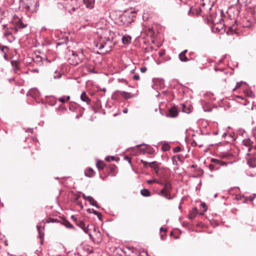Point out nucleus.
<instances>
[{"label": "nucleus", "mask_w": 256, "mask_h": 256, "mask_svg": "<svg viewBox=\"0 0 256 256\" xmlns=\"http://www.w3.org/2000/svg\"><path fill=\"white\" fill-rule=\"evenodd\" d=\"M222 12H220L219 14L216 12H212L210 16L208 18V22H211L214 26L219 25L216 28V30L220 31L223 28V26L222 24V22H223V19L222 16Z\"/></svg>", "instance_id": "nucleus-1"}, {"label": "nucleus", "mask_w": 256, "mask_h": 256, "mask_svg": "<svg viewBox=\"0 0 256 256\" xmlns=\"http://www.w3.org/2000/svg\"><path fill=\"white\" fill-rule=\"evenodd\" d=\"M84 58V55L82 50L80 52L72 51L68 59V62L73 66H76L82 62Z\"/></svg>", "instance_id": "nucleus-2"}, {"label": "nucleus", "mask_w": 256, "mask_h": 256, "mask_svg": "<svg viewBox=\"0 0 256 256\" xmlns=\"http://www.w3.org/2000/svg\"><path fill=\"white\" fill-rule=\"evenodd\" d=\"M13 23L14 26L10 27V28L14 30L15 32H18L19 29L23 28L27 26V24H24L22 20L16 16L14 18Z\"/></svg>", "instance_id": "nucleus-3"}, {"label": "nucleus", "mask_w": 256, "mask_h": 256, "mask_svg": "<svg viewBox=\"0 0 256 256\" xmlns=\"http://www.w3.org/2000/svg\"><path fill=\"white\" fill-rule=\"evenodd\" d=\"M141 162L142 163L145 167H147L148 165L150 167L153 168L154 170L159 168L160 164L156 161H154L151 162H148L142 160H141Z\"/></svg>", "instance_id": "nucleus-4"}, {"label": "nucleus", "mask_w": 256, "mask_h": 256, "mask_svg": "<svg viewBox=\"0 0 256 256\" xmlns=\"http://www.w3.org/2000/svg\"><path fill=\"white\" fill-rule=\"evenodd\" d=\"M26 95L28 96H30L34 98H36L40 96V94L38 89L34 88L30 89Z\"/></svg>", "instance_id": "nucleus-5"}, {"label": "nucleus", "mask_w": 256, "mask_h": 256, "mask_svg": "<svg viewBox=\"0 0 256 256\" xmlns=\"http://www.w3.org/2000/svg\"><path fill=\"white\" fill-rule=\"evenodd\" d=\"M82 2L88 8L92 9L94 8V0H82Z\"/></svg>", "instance_id": "nucleus-6"}, {"label": "nucleus", "mask_w": 256, "mask_h": 256, "mask_svg": "<svg viewBox=\"0 0 256 256\" xmlns=\"http://www.w3.org/2000/svg\"><path fill=\"white\" fill-rule=\"evenodd\" d=\"M178 114V111L176 107L173 106L169 110L168 116L171 118H175Z\"/></svg>", "instance_id": "nucleus-7"}, {"label": "nucleus", "mask_w": 256, "mask_h": 256, "mask_svg": "<svg viewBox=\"0 0 256 256\" xmlns=\"http://www.w3.org/2000/svg\"><path fill=\"white\" fill-rule=\"evenodd\" d=\"M187 51L188 50H184L179 54L178 58L180 61L183 62H186L190 60V59L186 56V54L187 52Z\"/></svg>", "instance_id": "nucleus-8"}, {"label": "nucleus", "mask_w": 256, "mask_h": 256, "mask_svg": "<svg viewBox=\"0 0 256 256\" xmlns=\"http://www.w3.org/2000/svg\"><path fill=\"white\" fill-rule=\"evenodd\" d=\"M80 100L82 101H83L84 102H86L88 104H90L91 100L87 96V95L86 94V93L84 91L81 94Z\"/></svg>", "instance_id": "nucleus-9"}, {"label": "nucleus", "mask_w": 256, "mask_h": 256, "mask_svg": "<svg viewBox=\"0 0 256 256\" xmlns=\"http://www.w3.org/2000/svg\"><path fill=\"white\" fill-rule=\"evenodd\" d=\"M243 145L248 146V151L250 152L252 146L253 142L250 138H246L242 141Z\"/></svg>", "instance_id": "nucleus-10"}, {"label": "nucleus", "mask_w": 256, "mask_h": 256, "mask_svg": "<svg viewBox=\"0 0 256 256\" xmlns=\"http://www.w3.org/2000/svg\"><path fill=\"white\" fill-rule=\"evenodd\" d=\"M34 62L36 63L38 65L40 66L42 63V58L40 55H36L32 58Z\"/></svg>", "instance_id": "nucleus-11"}, {"label": "nucleus", "mask_w": 256, "mask_h": 256, "mask_svg": "<svg viewBox=\"0 0 256 256\" xmlns=\"http://www.w3.org/2000/svg\"><path fill=\"white\" fill-rule=\"evenodd\" d=\"M200 14V12L199 10L196 9H194L192 8H190L188 12V14L190 16H194L195 14L196 16H198Z\"/></svg>", "instance_id": "nucleus-12"}, {"label": "nucleus", "mask_w": 256, "mask_h": 256, "mask_svg": "<svg viewBox=\"0 0 256 256\" xmlns=\"http://www.w3.org/2000/svg\"><path fill=\"white\" fill-rule=\"evenodd\" d=\"M94 172L92 168H89L85 170L84 174L87 177H92L94 176Z\"/></svg>", "instance_id": "nucleus-13"}, {"label": "nucleus", "mask_w": 256, "mask_h": 256, "mask_svg": "<svg viewBox=\"0 0 256 256\" xmlns=\"http://www.w3.org/2000/svg\"><path fill=\"white\" fill-rule=\"evenodd\" d=\"M87 200L90 202V205L94 206L96 208H100V206L97 204V202L92 196H89V197L87 198Z\"/></svg>", "instance_id": "nucleus-14"}, {"label": "nucleus", "mask_w": 256, "mask_h": 256, "mask_svg": "<svg viewBox=\"0 0 256 256\" xmlns=\"http://www.w3.org/2000/svg\"><path fill=\"white\" fill-rule=\"evenodd\" d=\"M74 222H76V224L81 228H82L86 226L84 222L82 220L74 219Z\"/></svg>", "instance_id": "nucleus-15"}, {"label": "nucleus", "mask_w": 256, "mask_h": 256, "mask_svg": "<svg viewBox=\"0 0 256 256\" xmlns=\"http://www.w3.org/2000/svg\"><path fill=\"white\" fill-rule=\"evenodd\" d=\"M91 228H93L94 230H96V228L92 224L89 225L88 224L87 227H86V226L82 229L84 231L86 234H89V231L91 229Z\"/></svg>", "instance_id": "nucleus-16"}, {"label": "nucleus", "mask_w": 256, "mask_h": 256, "mask_svg": "<svg viewBox=\"0 0 256 256\" xmlns=\"http://www.w3.org/2000/svg\"><path fill=\"white\" fill-rule=\"evenodd\" d=\"M122 41L124 44H128L131 42V37L128 36H125L122 37Z\"/></svg>", "instance_id": "nucleus-17"}, {"label": "nucleus", "mask_w": 256, "mask_h": 256, "mask_svg": "<svg viewBox=\"0 0 256 256\" xmlns=\"http://www.w3.org/2000/svg\"><path fill=\"white\" fill-rule=\"evenodd\" d=\"M140 194L142 196L145 197L150 196V192L146 188L142 189L140 190Z\"/></svg>", "instance_id": "nucleus-18"}, {"label": "nucleus", "mask_w": 256, "mask_h": 256, "mask_svg": "<svg viewBox=\"0 0 256 256\" xmlns=\"http://www.w3.org/2000/svg\"><path fill=\"white\" fill-rule=\"evenodd\" d=\"M163 188L164 190L166 192H170V190L172 189L171 184L169 182L165 183L164 184Z\"/></svg>", "instance_id": "nucleus-19"}, {"label": "nucleus", "mask_w": 256, "mask_h": 256, "mask_svg": "<svg viewBox=\"0 0 256 256\" xmlns=\"http://www.w3.org/2000/svg\"><path fill=\"white\" fill-rule=\"evenodd\" d=\"M118 92H120V93L121 94V95L124 98L126 99H128L130 98L131 96L130 93L126 92L124 91H117Z\"/></svg>", "instance_id": "nucleus-20"}, {"label": "nucleus", "mask_w": 256, "mask_h": 256, "mask_svg": "<svg viewBox=\"0 0 256 256\" xmlns=\"http://www.w3.org/2000/svg\"><path fill=\"white\" fill-rule=\"evenodd\" d=\"M96 166L97 168L99 170H102L104 169V168L105 166V164L102 161H98L96 163Z\"/></svg>", "instance_id": "nucleus-21"}, {"label": "nucleus", "mask_w": 256, "mask_h": 256, "mask_svg": "<svg viewBox=\"0 0 256 256\" xmlns=\"http://www.w3.org/2000/svg\"><path fill=\"white\" fill-rule=\"evenodd\" d=\"M70 99V96H63L60 97L58 98V100L60 102H61L62 103H64L66 102L69 100Z\"/></svg>", "instance_id": "nucleus-22"}, {"label": "nucleus", "mask_w": 256, "mask_h": 256, "mask_svg": "<svg viewBox=\"0 0 256 256\" xmlns=\"http://www.w3.org/2000/svg\"><path fill=\"white\" fill-rule=\"evenodd\" d=\"M106 45V42H98L96 44V46L99 49V50H102L103 49Z\"/></svg>", "instance_id": "nucleus-23"}, {"label": "nucleus", "mask_w": 256, "mask_h": 256, "mask_svg": "<svg viewBox=\"0 0 256 256\" xmlns=\"http://www.w3.org/2000/svg\"><path fill=\"white\" fill-rule=\"evenodd\" d=\"M63 224L67 228L74 229V227L73 226V225L68 220L64 222Z\"/></svg>", "instance_id": "nucleus-24"}, {"label": "nucleus", "mask_w": 256, "mask_h": 256, "mask_svg": "<svg viewBox=\"0 0 256 256\" xmlns=\"http://www.w3.org/2000/svg\"><path fill=\"white\" fill-rule=\"evenodd\" d=\"M211 162L212 163H214L216 164H217L218 165H224V162H221L220 160L216 159V158H212L210 160Z\"/></svg>", "instance_id": "nucleus-25"}, {"label": "nucleus", "mask_w": 256, "mask_h": 256, "mask_svg": "<svg viewBox=\"0 0 256 256\" xmlns=\"http://www.w3.org/2000/svg\"><path fill=\"white\" fill-rule=\"evenodd\" d=\"M163 196H164L168 200H172L174 198L175 195L170 196V192H166L164 193V194H163Z\"/></svg>", "instance_id": "nucleus-26"}, {"label": "nucleus", "mask_w": 256, "mask_h": 256, "mask_svg": "<svg viewBox=\"0 0 256 256\" xmlns=\"http://www.w3.org/2000/svg\"><path fill=\"white\" fill-rule=\"evenodd\" d=\"M208 167L210 171H214L219 168L218 166H217L213 164H210Z\"/></svg>", "instance_id": "nucleus-27"}, {"label": "nucleus", "mask_w": 256, "mask_h": 256, "mask_svg": "<svg viewBox=\"0 0 256 256\" xmlns=\"http://www.w3.org/2000/svg\"><path fill=\"white\" fill-rule=\"evenodd\" d=\"M254 198V196H244V203H246L248 201H252Z\"/></svg>", "instance_id": "nucleus-28"}, {"label": "nucleus", "mask_w": 256, "mask_h": 256, "mask_svg": "<svg viewBox=\"0 0 256 256\" xmlns=\"http://www.w3.org/2000/svg\"><path fill=\"white\" fill-rule=\"evenodd\" d=\"M0 50L4 53H7L8 50V48L6 46H0Z\"/></svg>", "instance_id": "nucleus-29"}, {"label": "nucleus", "mask_w": 256, "mask_h": 256, "mask_svg": "<svg viewBox=\"0 0 256 256\" xmlns=\"http://www.w3.org/2000/svg\"><path fill=\"white\" fill-rule=\"evenodd\" d=\"M236 199L238 200H244V196L241 194H236Z\"/></svg>", "instance_id": "nucleus-30"}, {"label": "nucleus", "mask_w": 256, "mask_h": 256, "mask_svg": "<svg viewBox=\"0 0 256 256\" xmlns=\"http://www.w3.org/2000/svg\"><path fill=\"white\" fill-rule=\"evenodd\" d=\"M215 2H216V0H210V2L208 4V8L209 10H210L212 8V7L213 6Z\"/></svg>", "instance_id": "nucleus-31"}, {"label": "nucleus", "mask_w": 256, "mask_h": 256, "mask_svg": "<svg viewBox=\"0 0 256 256\" xmlns=\"http://www.w3.org/2000/svg\"><path fill=\"white\" fill-rule=\"evenodd\" d=\"M87 212L89 213H92V214H94L95 215H98V214H100V212L96 211V210H94V209H90V208H88L87 210Z\"/></svg>", "instance_id": "nucleus-32"}, {"label": "nucleus", "mask_w": 256, "mask_h": 256, "mask_svg": "<svg viewBox=\"0 0 256 256\" xmlns=\"http://www.w3.org/2000/svg\"><path fill=\"white\" fill-rule=\"evenodd\" d=\"M242 83H244L245 84H246V82H244L242 81L238 82L236 84L235 88L233 89V90H235L236 89L240 88Z\"/></svg>", "instance_id": "nucleus-33"}, {"label": "nucleus", "mask_w": 256, "mask_h": 256, "mask_svg": "<svg viewBox=\"0 0 256 256\" xmlns=\"http://www.w3.org/2000/svg\"><path fill=\"white\" fill-rule=\"evenodd\" d=\"M162 148L164 151H168L170 150V146L168 144H166L163 145Z\"/></svg>", "instance_id": "nucleus-34"}, {"label": "nucleus", "mask_w": 256, "mask_h": 256, "mask_svg": "<svg viewBox=\"0 0 256 256\" xmlns=\"http://www.w3.org/2000/svg\"><path fill=\"white\" fill-rule=\"evenodd\" d=\"M173 152L174 153H177L180 152L181 150V148L180 146H178L173 148Z\"/></svg>", "instance_id": "nucleus-35"}, {"label": "nucleus", "mask_w": 256, "mask_h": 256, "mask_svg": "<svg viewBox=\"0 0 256 256\" xmlns=\"http://www.w3.org/2000/svg\"><path fill=\"white\" fill-rule=\"evenodd\" d=\"M44 233L42 232L41 231L38 232V236L39 238L41 239V242H42V239L44 238Z\"/></svg>", "instance_id": "nucleus-36"}, {"label": "nucleus", "mask_w": 256, "mask_h": 256, "mask_svg": "<svg viewBox=\"0 0 256 256\" xmlns=\"http://www.w3.org/2000/svg\"><path fill=\"white\" fill-rule=\"evenodd\" d=\"M11 62V64L12 66V67H15V66H18V61L16 60H12L10 62Z\"/></svg>", "instance_id": "nucleus-37"}, {"label": "nucleus", "mask_w": 256, "mask_h": 256, "mask_svg": "<svg viewBox=\"0 0 256 256\" xmlns=\"http://www.w3.org/2000/svg\"><path fill=\"white\" fill-rule=\"evenodd\" d=\"M132 78L133 80H140V76L138 74H135L133 77H132Z\"/></svg>", "instance_id": "nucleus-38"}, {"label": "nucleus", "mask_w": 256, "mask_h": 256, "mask_svg": "<svg viewBox=\"0 0 256 256\" xmlns=\"http://www.w3.org/2000/svg\"><path fill=\"white\" fill-rule=\"evenodd\" d=\"M156 182L159 183V182L158 180H155V179H154L152 180H148L147 181V183L148 184H152V182Z\"/></svg>", "instance_id": "nucleus-39"}, {"label": "nucleus", "mask_w": 256, "mask_h": 256, "mask_svg": "<svg viewBox=\"0 0 256 256\" xmlns=\"http://www.w3.org/2000/svg\"><path fill=\"white\" fill-rule=\"evenodd\" d=\"M196 216V215L195 214H190L189 215H188V218L190 219V220H192L194 219Z\"/></svg>", "instance_id": "nucleus-40"}, {"label": "nucleus", "mask_w": 256, "mask_h": 256, "mask_svg": "<svg viewBox=\"0 0 256 256\" xmlns=\"http://www.w3.org/2000/svg\"><path fill=\"white\" fill-rule=\"evenodd\" d=\"M172 161L174 164H176V156H173L172 157Z\"/></svg>", "instance_id": "nucleus-41"}, {"label": "nucleus", "mask_w": 256, "mask_h": 256, "mask_svg": "<svg viewBox=\"0 0 256 256\" xmlns=\"http://www.w3.org/2000/svg\"><path fill=\"white\" fill-rule=\"evenodd\" d=\"M147 68L146 66H142L140 68V72H145L146 71Z\"/></svg>", "instance_id": "nucleus-42"}, {"label": "nucleus", "mask_w": 256, "mask_h": 256, "mask_svg": "<svg viewBox=\"0 0 256 256\" xmlns=\"http://www.w3.org/2000/svg\"><path fill=\"white\" fill-rule=\"evenodd\" d=\"M252 92L250 90H246V91H245V94H246V95H248V96H251V94H252Z\"/></svg>", "instance_id": "nucleus-43"}, {"label": "nucleus", "mask_w": 256, "mask_h": 256, "mask_svg": "<svg viewBox=\"0 0 256 256\" xmlns=\"http://www.w3.org/2000/svg\"><path fill=\"white\" fill-rule=\"evenodd\" d=\"M60 77H61V74L60 73H58V74L54 75V79L60 78Z\"/></svg>", "instance_id": "nucleus-44"}, {"label": "nucleus", "mask_w": 256, "mask_h": 256, "mask_svg": "<svg viewBox=\"0 0 256 256\" xmlns=\"http://www.w3.org/2000/svg\"><path fill=\"white\" fill-rule=\"evenodd\" d=\"M165 192H166V191L164 190V188H162L160 190V192L159 193V194L163 196V194H164Z\"/></svg>", "instance_id": "nucleus-45"}, {"label": "nucleus", "mask_w": 256, "mask_h": 256, "mask_svg": "<svg viewBox=\"0 0 256 256\" xmlns=\"http://www.w3.org/2000/svg\"><path fill=\"white\" fill-rule=\"evenodd\" d=\"M4 58L5 60H8V56H7V54L6 53H4Z\"/></svg>", "instance_id": "nucleus-46"}, {"label": "nucleus", "mask_w": 256, "mask_h": 256, "mask_svg": "<svg viewBox=\"0 0 256 256\" xmlns=\"http://www.w3.org/2000/svg\"><path fill=\"white\" fill-rule=\"evenodd\" d=\"M230 29L231 31H234L236 30V28H235V26L233 25L230 28Z\"/></svg>", "instance_id": "nucleus-47"}, {"label": "nucleus", "mask_w": 256, "mask_h": 256, "mask_svg": "<svg viewBox=\"0 0 256 256\" xmlns=\"http://www.w3.org/2000/svg\"><path fill=\"white\" fill-rule=\"evenodd\" d=\"M26 132L32 133L33 130L32 128H28L26 130Z\"/></svg>", "instance_id": "nucleus-48"}, {"label": "nucleus", "mask_w": 256, "mask_h": 256, "mask_svg": "<svg viewBox=\"0 0 256 256\" xmlns=\"http://www.w3.org/2000/svg\"><path fill=\"white\" fill-rule=\"evenodd\" d=\"M13 69H14V72L16 73V72H17V71L18 70V66L13 67Z\"/></svg>", "instance_id": "nucleus-49"}, {"label": "nucleus", "mask_w": 256, "mask_h": 256, "mask_svg": "<svg viewBox=\"0 0 256 256\" xmlns=\"http://www.w3.org/2000/svg\"><path fill=\"white\" fill-rule=\"evenodd\" d=\"M167 230L165 228H160V231L162 232H166Z\"/></svg>", "instance_id": "nucleus-50"}, {"label": "nucleus", "mask_w": 256, "mask_h": 256, "mask_svg": "<svg viewBox=\"0 0 256 256\" xmlns=\"http://www.w3.org/2000/svg\"><path fill=\"white\" fill-rule=\"evenodd\" d=\"M82 197L84 200H87V198L89 197V196H86L85 194H82Z\"/></svg>", "instance_id": "nucleus-51"}, {"label": "nucleus", "mask_w": 256, "mask_h": 256, "mask_svg": "<svg viewBox=\"0 0 256 256\" xmlns=\"http://www.w3.org/2000/svg\"><path fill=\"white\" fill-rule=\"evenodd\" d=\"M160 238L162 240H165L166 238V234H162L160 236Z\"/></svg>", "instance_id": "nucleus-52"}, {"label": "nucleus", "mask_w": 256, "mask_h": 256, "mask_svg": "<svg viewBox=\"0 0 256 256\" xmlns=\"http://www.w3.org/2000/svg\"><path fill=\"white\" fill-rule=\"evenodd\" d=\"M77 9V8L76 7V6H73L72 7V10H70V12L71 10H72V12H74Z\"/></svg>", "instance_id": "nucleus-53"}, {"label": "nucleus", "mask_w": 256, "mask_h": 256, "mask_svg": "<svg viewBox=\"0 0 256 256\" xmlns=\"http://www.w3.org/2000/svg\"><path fill=\"white\" fill-rule=\"evenodd\" d=\"M40 228H41V226L39 225H37L36 226V228H37V230H38V232H40Z\"/></svg>", "instance_id": "nucleus-54"}, {"label": "nucleus", "mask_w": 256, "mask_h": 256, "mask_svg": "<svg viewBox=\"0 0 256 256\" xmlns=\"http://www.w3.org/2000/svg\"><path fill=\"white\" fill-rule=\"evenodd\" d=\"M128 112V109L127 108H125L124 110H123V112L124 114H126L127 112Z\"/></svg>", "instance_id": "nucleus-55"}, {"label": "nucleus", "mask_w": 256, "mask_h": 256, "mask_svg": "<svg viewBox=\"0 0 256 256\" xmlns=\"http://www.w3.org/2000/svg\"><path fill=\"white\" fill-rule=\"evenodd\" d=\"M11 34V32H5V35L6 36H8L9 35H10Z\"/></svg>", "instance_id": "nucleus-56"}, {"label": "nucleus", "mask_w": 256, "mask_h": 256, "mask_svg": "<svg viewBox=\"0 0 256 256\" xmlns=\"http://www.w3.org/2000/svg\"><path fill=\"white\" fill-rule=\"evenodd\" d=\"M154 170V171H155V172H156L157 174H158V172H159L160 168H156V169H155V170Z\"/></svg>", "instance_id": "nucleus-57"}, {"label": "nucleus", "mask_w": 256, "mask_h": 256, "mask_svg": "<svg viewBox=\"0 0 256 256\" xmlns=\"http://www.w3.org/2000/svg\"><path fill=\"white\" fill-rule=\"evenodd\" d=\"M124 158H125L126 160H128V162H130V158H129V157H128V156H126L124 157Z\"/></svg>", "instance_id": "nucleus-58"}, {"label": "nucleus", "mask_w": 256, "mask_h": 256, "mask_svg": "<svg viewBox=\"0 0 256 256\" xmlns=\"http://www.w3.org/2000/svg\"><path fill=\"white\" fill-rule=\"evenodd\" d=\"M202 207L206 208L205 210H206L207 208H206V204L204 203L202 204Z\"/></svg>", "instance_id": "nucleus-59"}, {"label": "nucleus", "mask_w": 256, "mask_h": 256, "mask_svg": "<svg viewBox=\"0 0 256 256\" xmlns=\"http://www.w3.org/2000/svg\"><path fill=\"white\" fill-rule=\"evenodd\" d=\"M98 218L99 220H100L101 219V217H102V214L100 212V214H98V215H96Z\"/></svg>", "instance_id": "nucleus-60"}, {"label": "nucleus", "mask_w": 256, "mask_h": 256, "mask_svg": "<svg viewBox=\"0 0 256 256\" xmlns=\"http://www.w3.org/2000/svg\"><path fill=\"white\" fill-rule=\"evenodd\" d=\"M106 160L107 161L110 162V160H111V159H110V158L106 157Z\"/></svg>", "instance_id": "nucleus-61"}, {"label": "nucleus", "mask_w": 256, "mask_h": 256, "mask_svg": "<svg viewBox=\"0 0 256 256\" xmlns=\"http://www.w3.org/2000/svg\"><path fill=\"white\" fill-rule=\"evenodd\" d=\"M71 218L74 221V219H77L74 216H72Z\"/></svg>", "instance_id": "nucleus-62"}, {"label": "nucleus", "mask_w": 256, "mask_h": 256, "mask_svg": "<svg viewBox=\"0 0 256 256\" xmlns=\"http://www.w3.org/2000/svg\"><path fill=\"white\" fill-rule=\"evenodd\" d=\"M114 168H115V166H112V168H110V171H111V172L114 171Z\"/></svg>", "instance_id": "nucleus-63"}, {"label": "nucleus", "mask_w": 256, "mask_h": 256, "mask_svg": "<svg viewBox=\"0 0 256 256\" xmlns=\"http://www.w3.org/2000/svg\"><path fill=\"white\" fill-rule=\"evenodd\" d=\"M176 158H177L178 160H180V155H176Z\"/></svg>", "instance_id": "nucleus-64"}]
</instances>
